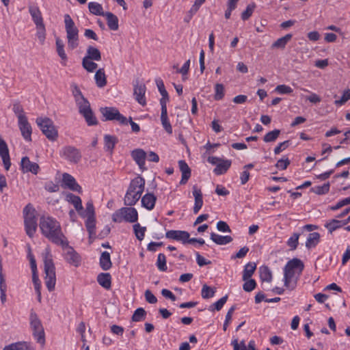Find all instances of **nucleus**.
I'll use <instances>...</instances> for the list:
<instances>
[{"mask_svg":"<svg viewBox=\"0 0 350 350\" xmlns=\"http://www.w3.org/2000/svg\"><path fill=\"white\" fill-rule=\"evenodd\" d=\"M42 234L50 241L60 246L67 245V238L64 234L59 223L51 217L42 216L40 219Z\"/></svg>","mask_w":350,"mask_h":350,"instance_id":"obj_1","label":"nucleus"},{"mask_svg":"<svg viewBox=\"0 0 350 350\" xmlns=\"http://www.w3.org/2000/svg\"><path fill=\"white\" fill-rule=\"evenodd\" d=\"M304 269V265L299 258H294L287 262L284 267V282L287 288L293 290L295 288Z\"/></svg>","mask_w":350,"mask_h":350,"instance_id":"obj_2","label":"nucleus"},{"mask_svg":"<svg viewBox=\"0 0 350 350\" xmlns=\"http://www.w3.org/2000/svg\"><path fill=\"white\" fill-rule=\"evenodd\" d=\"M44 273H45V284L49 290L51 292L55 289L56 284L55 267L52 258V255L49 251H47L44 257Z\"/></svg>","mask_w":350,"mask_h":350,"instance_id":"obj_3","label":"nucleus"},{"mask_svg":"<svg viewBox=\"0 0 350 350\" xmlns=\"http://www.w3.org/2000/svg\"><path fill=\"white\" fill-rule=\"evenodd\" d=\"M24 224L26 234L29 237H33L37 230L36 211L33 206L29 203L23 211Z\"/></svg>","mask_w":350,"mask_h":350,"instance_id":"obj_4","label":"nucleus"},{"mask_svg":"<svg viewBox=\"0 0 350 350\" xmlns=\"http://www.w3.org/2000/svg\"><path fill=\"white\" fill-rule=\"evenodd\" d=\"M65 29L68 40V46L70 49H75L79 44V30L68 14L64 15Z\"/></svg>","mask_w":350,"mask_h":350,"instance_id":"obj_5","label":"nucleus"},{"mask_svg":"<svg viewBox=\"0 0 350 350\" xmlns=\"http://www.w3.org/2000/svg\"><path fill=\"white\" fill-rule=\"evenodd\" d=\"M138 219V213L133 207H122L116 211L112 215V220L116 223L126 221L135 223Z\"/></svg>","mask_w":350,"mask_h":350,"instance_id":"obj_6","label":"nucleus"},{"mask_svg":"<svg viewBox=\"0 0 350 350\" xmlns=\"http://www.w3.org/2000/svg\"><path fill=\"white\" fill-rule=\"evenodd\" d=\"M30 326L33 331V336L36 341L42 345L45 343V334L43 326L38 315L33 310L29 317Z\"/></svg>","mask_w":350,"mask_h":350,"instance_id":"obj_7","label":"nucleus"},{"mask_svg":"<svg viewBox=\"0 0 350 350\" xmlns=\"http://www.w3.org/2000/svg\"><path fill=\"white\" fill-rule=\"evenodd\" d=\"M36 123L42 131V133L51 141H55L58 137L57 131L54 126L53 121L48 118H38Z\"/></svg>","mask_w":350,"mask_h":350,"instance_id":"obj_8","label":"nucleus"},{"mask_svg":"<svg viewBox=\"0 0 350 350\" xmlns=\"http://www.w3.org/2000/svg\"><path fill=\"white\" fill-rule=\"evenodd\" d=\"M100 111L105 117V120H117L121 124H128L127 118L115 107H101Z\"/></svg>","mask_w":350,"mask_h":350,"instance_id":"obj_9","label":"nucleus"},{"mask_svg":"<svg viewBox=\"0 0 350 350\" xmlns=\"http://www.w3.org/2000/svg\"><path fill=\"white\" fill-rule=\"evenodd\" d=\"M59 154L62 157L73 163H79L81 159L80 150L72 146L63 147L59 152Z\"/></svg>","mask_w":350,"mask_h":350,"instance_id":"obj_10","label":"nucleus"},{"mask_svg":"<svg viewBox=\"0 0 350 350\" xmlns=\"http://www.w3.org/2000/svg\"><path fill=\"white\" fill-rule=\"evenodd\" d=\"M66 251L64 253V258L69 264L78 267L81 263V257L79 254L74 250V248L68 245L67 240V245L62 246Z\"/></svg>","mask_w":350,"mask_h":350,"instance_id":"obj_11","label":"nucleus"},{"mask_svg":"<svg viewBox=\"0 0 350 350\" xmlns=\"http://www.w3.org/2000/svg\"><path fill=\"white\" fill-rule=\"evenodd\" d=\"M144 188L145 179L143 177L139 176L131 181L126 192H128V195H130V193H139V196H142L144 191Z\"/></svg>","mask_w":350,"mask_h":350,"instance_id":"obj_12","label":"nucleus"},{"mask_svg":"<svg viewBox=\"0 0 350 350\" xmlns=\"http://www.w3.org/2000/svg\"><path fill=\"white\" fill-rule=\"evenodd\" d=\"M0 157L4 167L6 170H9L11 166L10 157L9 154V149L6 142L0 137Z\"/></svg>","mask_w":350,"mask_h":350,"instance_id":"obj_13","label":"nucleus"},{"mask_svg":"<svg viewBox=\"0 0 350 350\" xmlns=\"http://www.w3.org/2000/svg\"><path fill=\"white\" fill-rule=\"evenodd\" d=\"M165 237L167 239L181 241L183 244H185L190 235L187 231L170 230L165 233Z\"/></svg>","mask_w":350,"mask_h":350,"instance_id":"obj_14","label":"nucleus"},{"mask_svg":"<svg viewBox=\"0 0 350 350\" xmlns=\"http://www.w3.org/2000/svg\"><path fill=\"white\" fill-rule=\"evenodd\" d=\"M62 183L64 185L73 191L82 193L81 187L77 183L75 178L68 173L63 174Z\"/></svg>","mask_w":350,"mask_h":350,"instance_id":"obj_15","label":"nucleus"},{"mask_svg":"<svg viewBox=\"0 0 350 350\" xmlns=\"http://www.w3.org/2000/svg\"><path fill=\"white\" fill-rule=\"evenodd\" d=\"M21 167L23 172H31L33 174L38 173L40 167L34 162H31L28 157H24L21 159Z\"/></svg>","mask_w":350,"mask_h":350,"instance_id":"obj_16","label":"nucleus"},{"mask_svg":"<svg viewBox=\"0 0 350 350\" xmlns=\"http://www.w3.org/2000/svg\"><path fill=\"white\" fill-rule=\"evenodd\" d=\"M66 200L73 204L76 211L81 217H85V212L82 206L81 200L79 196H75L72 193H68L66 196Z\"/></svg>","mask_w":350,"mask_h":350,"instance_id":"obj_17","label":"nucleus"},{"mask_svg":"<svg viewBox=\"0 0 350 350\" xmlns=\"http://www.w3.org/2000/svg\"><path fill=\"white\" fill-rule=\"evenodd\" d=\"M18 123L19 129L23 138L27 142H31L32 129L27 120V118L23 120L22 119V120L18 121Z\"/></svg>","mask_w":350,"mask_h":350,"instance_id":"obj_18","label":"nucleus"},{"mask_svg":"<svg viewBox=\"0 0 350 350\" xmlns=\"http://www.w3.org/2000/svg\"><path fill=\"white\" fill-rule=\"evenodd\" d=\"M146 88V85L143 83L137 84L134 85V92L133 94L135 96V100L137 101L139 104L142 106L146 105V100L145 98Z\"/></svg>","mask_w":350,"mask_h":350,"instance_id":"obj_19","label":"nucleus"},{"mask_svg":"<svg viewBox=\"0 0 350 350\" xmlns=\"http://www.w3.org/2000/svg\"><path fill=\"white\" fill-rule=\"evenodd\" d=\"M193 196L195 199V203L193 206V213L197 214L201 209L203 205L202 193L196 185L193 187Z\"/></svg>","mask_w":350,"mask_h":350,"instance_id":"obj_20","label":"nucleus"},{"mask_svg":"<svg viewBox=\"0 0 350 350\" xmlns=\"http://www.w3.org/2000/svg\"><path fill=\"white\" fill-rule=\"evenodd\" d=\"M178 166L182 173V178L180 181V185H185L187 183L191 176V169L184 160H180L178 161Z\"/></svg>","mask_w":350,"mask_h":350,"instance_id":"obj_21","label":"nucleus"},{"mask_svg":"<svg viewBox=\"0 0 350 350\" xmlns=\"http://www.w3.org/2000/svg\"><path fill=\"white\" fill-rule=\"evenodd\" d=\"M29 12L32 18L33 23L36 26H38L44 24L43 18L42 16L41 11L39 8L36 5H29Z\"/></svg>","mask_w":350,"mask_h":350,"instance_id":"obj_22","label":"nucleus"},{"mask_svg":"<svg viewBox=\"0 0 350 350\" xmlns=\"http://www.w3.org/2000/svg\"><path fill=\"white\" fill-rule=\"evenodd\" d=\"M161 107V121L162 126L165 131L169 133H172V125L169 121L168 117H167V105H164V103H162Z\"/></svg>","mask_w":350,"mask_h":350,"instance_id":"obj_23","label":"nucleus"},{"mask_svg":"<svg viewBox=\"0 0 350 350\" xmlns=\"http://www.w3.org/2000/svg\"><path fill=\"white\" fill-rule=\"evenodd\" d=\"M131 157L140 169H142L145 165L146 152L140 148L135 149L131 152Z\"/></svg>","mask_w":350,"mask_h":350,"instance_id":"obj_24","label":"nucleus"},{"mask_svg":"<svg viewBox=\"0 0 350 350\" xmlns=\"http://www.w3.org/2000/svg\"><path fill=\"white\" fill-rule=\"evenodd\" d=\"M157 197L153 193H146L142 198V205L146 209L150 211L154 207Z\"/></svg>","mask_w":350,"mask_h":350,"instance_id":"obj_25","label":"nucleus"},{"mask_svg":"<svg viewBox=\"0 0 350 350\" xmlns=\"http://www.w3.org/2000/svg\"><path fill=\"white\" fill-rule=\"evenodd\" d=\"M98 283L105 289H109L111 286V276L109 273H100L97 276Z\"/></svg>","mask_w":350,"mask_h":350,"instance_id":"obj_26","label":"nucleus"},{"mask_svg":"<svg viewBox=\"0 0 350 350\" xmlns=\"http://www.w3.org/2000/svg\"><path fill=\"white\" fill-rule=\"evenodd\" d=\"M99 265L104 271H107L111 268L112 262L109 252L106 251L102 252L99 260Z\"/></svg>","mask_w":350,"mask_h":350,"instance_id":"obj_27","label":"nucleus"},{"mask_svg":"<svg viewBox=\"0 0 350 350\" xmlns=\"http://www.w3.org/2000/svg\"><path fill=\"white\" fill-rule=\"evenodd\" d=\"M103 16L106 17L107 26L111 30L116 31L118 29V18L115 14L107 12Z\"/></svg>","mask_w":350,"mask_h":350,"instance_id":"obj_28","label":"nucleus"},{"mask_svg":"<svg viewBox=\"0 0 350 350\" xmlns=\"http://www.w3.org/2000/svg\"><path fill=\"white\" fill-rule=\"evenodd\" d=\"M211 239L217 245H226L232 241V238L230 236H221L214 232L211 234Z\"/></svg>","mask_w":350,"mask_h":350,"instance_id":"obj_29","label":"nucleus"},{"mask_svg":"<svg viewBox=\"0 0 350 350\" xmlns=\"http://www.w3.org/2000/svg\"><path fill=\"white\" fill-rule=\"evenodd\" d=\"M55 44L57 48V53L62 59V64L66 66V62L67 61V55L64 51V44L59 38H56Z\"/></svg>","mask_w":350,"mask_h":350,"instance_id":"obj_30","label":"nucleus"},{"mask_svg":"<svg viewBox=\"0 0 350 350\" xmlns=\"http://www.w3.org/2000/svg\"><path fill=\"white\" fill-rule=\"evenodd\" d=\"M85 227L89 234V239L92 242L96 237V219L87 218L85 221Z\"/></svg>","mask_w":350,"mask_h":350,"instance_id":"obj_31","label":"nucleus"},{"mask_svg":"<svg viewBox=\"0 0 350 350\" xmlns=\"http://www.w3.org/2000/svg\"><path fill=\"white\" fill-rule=\"evenodd\" d=\"M231 165V161L230 160H221L214 169L213 172L217 175H221L227 172Z\"/></svg>","mask_w":350,"mask_h":350,"instance_id":"obj_32","label":"nucleus"},{"mask_svg":"<svg viewBox=\"0 0 350 350\" xmlns=\"http://www.w3.org/2000/svg\"><path fill=\"white\" fill-rule=\"evenodd\" d=\"M156 83L158 88V90L162 96L161 98L160 99V104L162 105V103L165 105H167V102L169 100L168 93L166 91L165 88L164 83L161 79H157Z\"/></svg>","mask_w":350,"mask_h":350,"instance_id":"obj_33","label":"nucleus"},{"mask_svg":"<svg viewBox=\"0 0 350 350\" xmlns=\"http://www.w3.org/2000/svg\"><path fill=\"white\" fill-rule=\"evenodd\" d=\"M84 57L91 60L100 61L101 60V53L97 48L89 46L87 49L86 55Z\"/></svg>","mask_w":350,"mask_h":350,"instance_id":"obj_34","label":"nucleus"},{"mask_svg":"<svg viewBox=\"0 0 350 350\" xmlns=\"http://www.w3.org/2000/svg\"><path fill=\"white\" fill-rule=\"evenodd\" d=\"M105 149L109 151L111 153L113 152L114 147L118 142L116 137L110 135H105L104 136Z\"/></svg>","mask_w":350,"mask_h":350,"instance_id":"obj_35","label":"nucleus"},{"mask_svg":"<svg viewBox=\"0 0 350 350\" xmlns=\"http://www.w3.org/2000/svg\"><path fill=\"white\" fill-rule=\"evenodd\" d=\"M293 35L291 33H288L284 36L278 38L275 42H274L271 47L276 49H284L286 44L291 40Z\"/></svg>","mask_w":350,"mask_h":350,"instance_id":"obj_36","label":"nucleus"},{"mask_svg":"<svg viewBox=\"0 0 350 350\" xmlns=\"http://www.w3.org/2000/svg\"><path fill=\"white\" fill-rule=\"evenodd\" d=\"M256 269V265L255 262H248L245 265L243 272V280L246 281L250 279L254 274Z\"/></svg>","mask_w":350,"mask_h":350,"instance_id":"obj_37","label":"nucleus"},{"mask_svg":"<svg viewBox=\"0 0 350 350\" xmlns=\"http://www.w3.org/2000/svg\"><path fill=\"white\" fill-rule=\"evenodd\" d=\"M94 79L98 88H103L107 84L106 76L103 68H100L96 72Z\"/></svg>","mask_w":350,"mask_h":350,"instance_id":"obj_38","label":"nucleus"},{"mask_svg":"<svg viewBox=\"0 0 350 350\" xmlns=\"http://www.w3.org/2000/svg\"><path fill=\"white\" fill-rule=\"evenodd\" d=\"M320 234L319 232H312L308 234L306 242V247L308 249L314 247L319 242Z\"/></svg>","mask_w":350,"mask_h":350,"instance_id":"obj_39","label":"nucleus"},{"mask_svg":"<svg viewBox=\"0 0 350 350\" xmlns=\"http://www.w3.org/2000/svg\"><path fill=\"white\" fill-rule=\"evenodd\" d=\"M76 104L79 108V112L81 115L92 109L89 101L85 98L77 100Z\"/></svg>","mask_w":350,"mask_h":350,"instance_id":"obj_40","label":"nucleus"},{"mask_svg":"<svg viewBox=\"0 0 350 350\" xmlns=\"http://www.w3.org/2000/svg\"><path fill=\"white\" fill-rule=\"evenodd\" d=\"M141 196L139 193H130V195H128V192H126L124 199V204L132 206L137 202Z\"/></svg>","mask_w":350,"mask_h":350,"instance_id":"obj_41","label":"nucleus"},{"mask_svg":"<svg viewBox=\"0 0 350 350\" xmlns=\"http://www.w3.org/2000/svg\"><path fill=\"white\" fill-rule=\"evenodd\" d=\"M90 12L97 16H104L105 12H103V7L100 4L96 2H90L88 4Z\"/></svg>","mask_w":350,"mask_h":350,"instance_id":"obj_42","label":"nucleus"},{"mask_svg":"<svg viewBox=\"0 0 350 350\" xmlns=\"http://www.w3.org/2000/svg\"><path fill=\"white\" fill-rule=\"evenodd\" d=\"M260 276L262 281L270 282L272 280V273L267 266L260 267Z\"/></svg>","mask_w":350,"mask_h":350,"instance_id":"obj_43","label":"nucleus"},{"mask_svg":"<svg viewBox=\"0 0 350 350\" xmlns=\"http://www.w3.org/2000/svg\"><path fill=\"white\" fill-rule=\"evenodd\" d=\"M281 131L279 129H274L268 132L263 137V141L266 143L273 142L279 137Z\"/></svg>","mask_w":350,"mask_h":350,"instance_id":"obj_44","label":"nucleus"},{"mask_svg":"<svg viewBox=\"0 0 350 350\" xmlns=\"http://www.w3.org/2000/svg\"><path fill=\"white\" fill-rule=\"evenodd\" d=\"M93 61L94 60L87 59V57L83 58L82 66L88 72H92L97 68V64Z\"/></svg>","mask_w":350,"mask_h":350,"instance_id":"obj_45","label":"nucleus"},{"mask_svg":"<svg viewBox=\"0 0 350 350\" xmlns=\"http://www.w3.org/2000/svg\"><path fill=\"white\" fill-rule=\"evenodd\" d=\"M228 297L227 295L222 297L217 301L211 304L209 306L208 310L212 312H213L215 310L219 311L223 308L224 305L226 303V301L228 300Z\"/></svg>","mask_w":350,"mask_h":350,"instance_id":"obj_46","label":"nucleus"},{"mask_svg":"<svg viewBox=\"0 0 350 350\" xmlns=\"http://www.w3.org/2000/svg\"><path fill=\"white\" fill-rule=\"evenodd\" d=\"M329 187H330L329 183H327L321 186L319 185V186H315L314 187H312L310 190L312 192H313L316 194L323 195V194H325L329 192Z\"/></svg>","mask_w":350,"mask_h":350,"instance_id":"obj_47","label":"nucleus"},{"mask_svg":"<svg viewBox=\"0 0 350 350\" xmlns=\"http://www.w3.org/2000/svg\"><path fill=\"white\" fill-rule=\"evenodd\" d=\"M342 221L338 219H332L325 224V227L329 230L330 233L342 227Z\"/></svg>","mask_w":350,"mask_h":350,"instance_id":"obj_48","label":"nucleus"},{"mask_svg":"<svg viewBox=\"0 0 350 350\" xmlns=\"http://www.w3.org/2000/svg\"><path fill=\"white\" fill-rule=\"evenodd\" d=\"M133 230L136 238L142 241L144 238L145 232L146 230V227H142L139 224H135L133 225Z\"/></svg>","mask_w":350,"mask_h":350,"instance_id":"obj_49","label":"nucleus"},{"mask_svg":"<svg viewBox=\"0 0 350 350\" xmlns=\"http://www.w3.org/2000/svg\"><path fill=\"white\" fill-rule=\"evenodd\" d=\"M215 290L206 284H204L201 291V295L203 299H209L214 296Z\"/></svg>","mask_w":350,"mask_h":350,"instance_id":"obj_50","label":"nucleus"},{"mask_svg":"<svg viewBox=\"0 0 350 350\" xmlns=\"http://www.w3.org/2000/svg\"><path fill=\"white\" fill-rule=\"evenodd\" d=\"M82 116L84 117L88 126H94L98 124V120L92 109Z\"/></svg>","mask_w":350,"mask_h":350,"instance_id":"obj_51","label":"nucleus"},{"mask_svg":"<svg viewBox=\"0 0 350 350\" xmlns=\"http://www.w3.org/2000/svg\"><path fill=\"white\" fill-rule=\"evenodd\" d=\"M14 113L18 118V121L22 120V119H26L27 117L25 114L23 107L19 103H14L12 109Z\"/></svg>","mask_w":350,"mask_h":350,"instance_id":"obj_52","label":"nucleus"},{"mask_svg":"<svg viewBox=\"0 0 350 350\" xmlns=\"http://www.w3.org/2000/svg\"><path fill=\"white\" fill-rule=\"evenodd\" d=\"M157 266L159 270L165 271L167 269L166 265V257L165 254L160 253L158 255Z\"/></svg>","mask_w":350,"mask_h":350,"instance_id":"obj_53","label":"nucleus"},{"mask_svg":"<svg viewBox=\"0 0 350 350\" xmlns=\"http://www.w3.org/2000/svg\"><path fill=\"white\" fill-rule=\"evenodd\" d=\"M224 96V86L221 83H216L215 85L214 98L216 100H221Z\"/></svg>","mask_w":350,"mask_h":350,"instance_id":"obj_54","label":"nucleus"},{"mask_svg":"<svg viewBox=\"0 0 350 350\" xmlns=\"http://www.w3.org/2000/svg\"><path fill=\"white\" fill-rule=\"evenodd\" d=\"M299 234L294 233L287 241V245L291 247V250H295L299 243Z\"/></svg>","mask_w":350,"mask_h":350,"instance_id":"obj_55","label":"nucleus"},{"mask_svg":"<svg viewBox=\"0 0 350 350\" xmlns=\"http://www.w3.org/2000/svg\"><path fill=\"white\" fill-rule=\"evenodd\" d=\"M85 212V217L87 218H94L95 217V211L93 202L92 201H89L86 203V208L84 211Z\"/></svg>","mask_w":350,"mask_h":350,"instance_id":"obj_56","label":"nucleus"},{"mask_svg":"<svg viewBox=\"0 0 350 350\" xmlns=\"http://www.w3.org/2000/svg\"><path fill=\"white\" fill-rule=\"evenodd\" d=\"M146 311L142 308H137L132 316V320L135 322H138L142 321L146 316Z\"/></svg>","mask_w":350,"mask_h":350,"instance_id":"obj_57","label":"nucleus"},{"mask_svg":"<svg viewBox=\"0 0 350 350\" xmlns=\"http://www.w3.org/2000/svg\"><path fill=\"white\" fill-rule=\"evenodd\" d=\"M37 33L36 36L40 42L43 44L46 37V29L44 24L36 26Z\"/></svg>","mask_w":350,"mask_h":350,"instance_id":"obj_58","label":"nucleus"},{"mask_svg":"<svg viewBox=\"0 0 350 350\" xmlns=\"http://www.w3.org/2000/svg\"><path fill=\"white\" fill-rule=\"evenodd\" d=\"M27 348V342H16L5 346L3 350H24V348Z\"/></svg>","mask_w":350,"mask_h":350,"instance_id":"obj_59","label":"nucleus"},{"mask_svg":"<svg viewBox=\"0 0 350 350\" xmlns=\"http://www.w3.org/2000/svg\"><path fill=\"white\" fill-rule=\"evenodd\" d=\"M256 5L255 4H249L245 10L243 11L241 14V18L242 20L243 21H246L247 20L252 14L254 10V8H255Z\"/></svg>","mask_w":350,"mask_h":350,"instance_id":"obj_60","label":"nucleus"},{"mask_svg":"<svg viewBox=\"0 0 350 350\" xmlns=\"http://www.w3.org/2000/svg\"><path fill=\"white\" fill-rule=\"evenodd\" d=\"M275 92L280 94H289L293 92V89L286 85H278L275 88Z\"/></svg>","mask_w":350,"mask_h":350,"instance_id":"obj_61","label":"nucleus"},{"mask_svg":"<svg viewBox=\"0 0 350 350\" xmlns=\"http://www.w3.org/2000/svg\"><path fill=\"white\" fill-rule=\"evenodd\" d=\"M349 100H350V90L349 89L345 90L343 92L340 99L336 100L334 101V103L336 105H342Z\"/></svg>","mask_w":350,"mask_h":350,"instance_id":"obj_62","label":"nucleus"},{"mask_svg":"<svg viewBox=\"0 0 350 350\" xmlns=\"http://www.w3.org/2000/svg\"><path fill=\"white\" fill-rule=\"evenodd\" d=\"M256 286V281L254 279H248L243 285V288L246 292H251Z\"/></svg>","mask_w":350,"mask_h":350,"instance_id":"obj_63","label":"nucleus"},{"mask_svg":"<svg viewBox=\"0 0 350 350\" xmlns=\"http://www.w3.org/2000/svg\"><path fill=\"white\" fill-rule=\"evenodd\" d=\"M290 160L288 158H282L277 161L275 167L279 170H284L288 167V166L290 165Z\"/></svg>","mask_w":350,"mask_h":350,"instance_id":"obj_64","label":"nucleus"}]
</instances>
